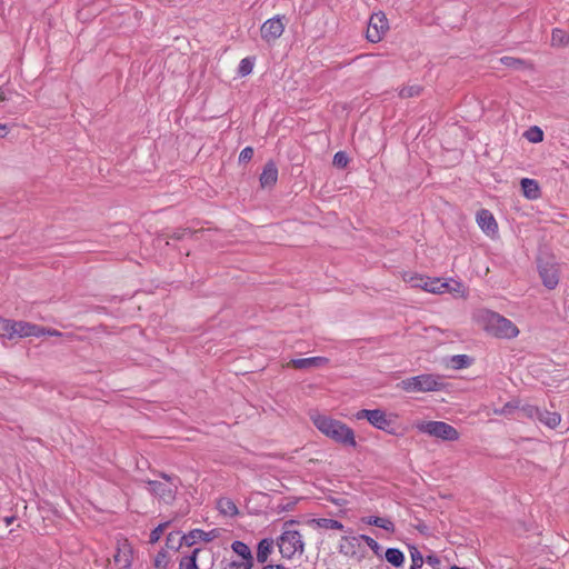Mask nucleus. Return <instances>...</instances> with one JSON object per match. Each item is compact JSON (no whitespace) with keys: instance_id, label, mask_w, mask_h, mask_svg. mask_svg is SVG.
<instances>
[{"instance_id":"f257e3e1","label":"nucleus","mask_w":569,"mask_h":569,"mask_svg":"<svg viewBox=\"0 0 569 569\" xmlns=\"http://www.w3.org/2000/svg\"><path fill=\"white\" fill-rule=\"evenodd\" d=\"M477 323L490 336L499 339H513L519 335L518 327L498 312L480 309L475 313Z\"/></svg>"},{"instance_id":"f03ea898","label":"nucleus","mask_w":569,"mask_h":569,"mask_svg":"<svg viewBox=\"0 0 569 569\" xmlns=\"http://www.w3.org/2000/svg\"><path fill=\"white\" fill-rule=\"evenodd\" d=\"M313 425L319 431L342 446L356 447V438L353 430L346 423L318 415L312 418Z\"/></svg>"},{"instance_id":"7ed1b4c3","label":"nucleus","mask_w":569,"mask_h":569,"mask_svg":"<svg viewBox=\"0 0 569 569\" xmlns=\"http://www.w3.org/2000/svg\"><path fill=\"white\" fill-rule=\"evenodd\" d=\"M398 387L406 392H430L442 390L445 383L439 376L423 373L401 380Z\"/></svg>"},{"instance_id":"20e7f679","label":"nucleus","mask_w":569,"mask_h":569,"mask_svg":"<svg viewBox=\"0 0 569 569\" xmlns=\"http://www.w3.org/2000/svg\"><path fill=\"white\" fill-rule=\"evenodd\" d=\"M297 523L296 520H288L283 525V532L278 538L279 551L284 558H292L297 552L300 555L305 551V543L301 535L297 530L290 529L292 525Z\"/></svg>"},{"instance_id":"39448f33","label":"nucleus","mask_w":569,"mask_h":569,"mask_svg":"<svg viewBox=\"0 0 569 569\" xmlns=\"http://www.w3.org/2000/svg\"><path fill=\"white\" fill-rule=\"evenodd\" d=\"M418 431L442 441H457L460 438L459 431L445 421H421L416 425Z\"/></svg>"},{"instance_id":"423d86ee","label":"nucleus","mask_w":569,"mask_h":569,"mask_svg":"<svg viewBox=\"0 0 569 569\" xmlns=\"http://www.w3.org/2000/svg\"><path fill=\"white\" fill-rule=\"evenodd\" d=\"M389 29L388 20L383 12L373 13L368 23L366 38L372 43L379 42Z\"/></svg>"},{"instance_id":"0eeeda50","label":"nucleus","mask_w":569,"mask_h":569,"mask_svg":"<svg viewBox=\"0 0 569 569\" xmlns=\"http://www.w3.org/2000/svg\"><path fill=\"white\" fill-rule=\"evenodd\" d=\"M44 329L26 321H11L9 322L8 339L39 337L43 335Z\"/></svg>"},{"instance_id":"6e6552de","label":"nucleus","mask_w":569,"mask_h":569,"mask_svg":"<svg viewBox=\"0 0 569 569\" xmlns=\"http://www.w3.org/2000/svg\"><path fill=\"white\" fill-rule=\"evenodd\" d=\"M147 485L148 490L163 502L171 505L174 501L179 488L178 483L168 485L157 480H148Z\"/></svg>"},{"instance_id":"1a4fd4ad","label":"nucleus","mask_w":569,"mask_h":569,"mask_svg":"<svg viewBox=\"0 0 569 569\" xmlns=\"http://www.w3.org/2000/svg\"><path fill=\"white\" fill-rule=\"evenodd\" d=\"M538 270L542 283L548 289H555L559 283V270L555 263L539 262Z\"/></svg>"},{"instance_id":"9d476101","label":"nucleus","mask_w":569,"mask_h":569,"mask_svg":"<svg viewBox=\"0 0 569 569\" xmlns=\"http://www.w3.org/2000/svg\"><path fill=\"white\" fill-rule=\"evenodd\" d=\"M261 38L266 41L276 40L281 37L284 31V24L280 17L268 19L261 26Z\"/></svg>"},{"instance_id":"9b49d317","label":"nucleus","mask_w":569,"mask_h":569,"mask_svg":"<svg viewBox=\"0 0 569 569\" xmlns=\"http://www.w3.org/2000/svg\"><path fill=\"white\" fill-rule=\"evenodd\" d=\"M477 223L487 236H495L498 232V223L488 209L477 212Z\"/></svg>"},{"instance_id":"f8f14e48","label":"nucleus","mask_w":569,"mask_h":569,"mask_svg":"<svg viewBox=\"0 0 569 569\" xmlns=\"http://www.w3.org/2000/svg\"><path fill=\"white\" fill-rule=\"evenodd\" d=\"M231 549L241 558L240 566H242V569H251L253 567V556L244 542L236 540L232 542Z\"/></svg>"},{"instance_id":"ddd939ff","label":"nucleus","mask_w":569,"mask_h":569,"mask_svg":"<svg viewBox=\"0 0 569 569\" xmlns=\"http://www.w3.org/2000/svg\"><path fill=\"white\" fill-rule=\"evenodd\" d=\"M375 411L376 412L371 415L369 423L379 430L395 435V430L392 428V420L387 417L383 410L375 409Z\"/></svg>"},{"instance_id":"4468645a","label":"nucleus","mask_w":569,"mask_h":569,"mask_svg":"<svg viewBox=\"0 0 569 569\" xmlns=\"http://www.w3.org/2000/svg\"><path fill=\"white\" fill-rule=\"evenodd\" d=\"M216 537H217L216 530H211V531L206 532V531H203L201 529H193V530L189 531V533L183 535L181 537V543L183 542L184 545L191 547L198 540H202V541L209 542V541H211Z\"/></svg>"},{"instance_id":"2eb2a0df","label":"nucleus","mask_w":569,"mask_h":569,"mask_svg":"<svg viewBox=\"0 0 569 569\" xmlns=\"http://www.w3.org/2000/svg\"><path fill=\"white\" fill-rule=\"evenodd\" d=\"M329 362V359L326 357H310V358H299L292 359L288 366L295 369H309L311 367H322Z\"/></svg>"},{"instance_id":"dca6fc26","label":"nucleus","mask_w":569,"mask_h":569,"mask_svg":"<svg viewBox=\"0 0 569 569\" xmlns=\"http://www.w3.org/2000/svg\"><path fill=\"white\" fill-rule=\"evenodd\" d=\"M259 180H260L261 187H263V188L271 187V186L276 184V182L278 180V168L272 160L268 161L264 164Z\"/></svg>"},{"instance_id":"f3484780","label":"nucleus","mask_w":569,"mask_h":569,"mask_svg":"<svg viewBox=\"0 0 569 569\" xmlns=\"http://www.w3.org/2000/svg\"><path fill=\"white\" fill-rule=\"evenodd\" d=\"M343 540L346 542H348L352 548L356 547V545L359 543V540H362L366 542V545L372 550V552L378 556V557H381V546L371 537L367 536V535H360L358 537H343Z\"/></svg>"},{"instance_id":"a211bd4d","label":"nucleus","mask_w":569,"mask_h":569,"mask_svg":"<svg viewBox=\"0 0 569 569\" xmlns=\"http://www.w3.org/2000/svg\"><path fill=\"white\" fill-rule=\"evenodd\" d=\"M550 46L556 49L569 47V31L561 28L551 30Z\"/></svg>"},{"instance_id":"6ab92c4d","label":"nucleus","mask_w":569,"mask_h":569,"mask_svg":"<svg viewBox=\"0 0 569 569\" xmlns=\"http://www.w3.org/2000/svg\"><path fill=\"white\" fill-rule=\"evenodd\" d=\"M522 193L526 198L535 200L540 196V188L536 180L523 178L520 181Z\"/></svg>"},{"instance_id":"aec40b11","label":"nucleus","mask_w":569,"mask_h":569,"mask_svg":"<svg viewBox=\"0 0 569 569\" xmlns=\"http://www.w3.org/2000/svg\"><path fill=\"white\" fill-rule=\"evenodd\" d=\"M272 549L273 540L271 538L260 540L257 547V561L260 563L266 562Z\"/></svg>"},{"instance_id":"412c9836","label":"nucleus","mask_w":569,"mask_h":569,"mask_svg":"<svg viewBox=\"0 0 569 569\" xmlns=\"http://www.w3.org/2000/svg\"><path fill=\"white\" fill-rule=\"evenodd\" d=\"M538 420L549 428H556L560 423L561 417L557 412L540 409Z\"/></svg>"},{"instance_id":"4be33fe9","label":"nucleus","mask_w":569,"mask_h":569,"mask_svg":"<svg viewBox=\"0 0 569 569\" xmlns=\"http://www.w3.org/2000/svg\"><path fill=\"white\" fill-rule=\"evenodd\" d=\"M386 560L396 568H399L405 562V555L398 548H388L385 552Z\"/></svg>"},{"instance_id":"5701e85b","label":"nucleus","mask_w":569,"mask_h":569,"mask_svg":"<svg viewBox=\"0 0 569 569\" xmlns=\"http://www.w3.org/2000/svg\"><path fill=\"white\" fill-rule=\"evenodd\" d=\"M217 506L219 511L224 516L234 517L239 512L236 503L229 498L219 499Z\"/></svg>"},{"instance_id":"b1692460","label":"nucleus","mask_w":569,"mask_h":569,"mask_svg":"<svg viewBox=\"0 0 569 569\" xmlns=\"http://www.w3.org/2000/svg\"><path fill=\"white\" fill-rule=\"evenodd\" d=\"M311 522L315 523L318 528H322V529H329V530H342L343 529L342 522L335 520V519L318 518V519H312Z\"/></svg>"},{"instance_id":"393cba45","label":"nucleus","mask_w":569,"mask_h":569,"mask_svg":"<svg viewBox=\"0 0 569 569\" xmlns=\"http://www.w3.org/2000/svg\"><path fill=\"white\" fill-rule=\"evenodd\" d=\"M473 359L467 355H456L450 359V367L453 369H463L472 365Z\"/></svg>"},{"instance_id":"a878e982","label":"nucleus","mask_w":569,"mask_h":569,"mask_svg":"<svg viewBox=\"0 0 569 569\" xmlns=\"http://www.w3.org/2000/svg\"><path fill=\"white\" fill-rule=\"evenodd\" d=\"M200 551V548H196L191 555L183 557L180 561V569H199L197 565V556Z\"/></svg>"},{"instance_id":"bb28decb","label":"nucleus","mask_w":569,"mask_h":569,"mask_svg":"<svg viewBox=\"0 0 569 569\" xmlns=\"http://www.w3.org/2000/svg\"><path fill=\"white\" fill-rule=\"evenodd\" d=\"M410 557H411V568L420 569L423 566L425 558L422 553L419 551V549L416 546H409Z\"/></svg>"},{"instance_id":"cd10ccee","label":"nucleus","mask_w":569,"mask_h":569,"mask_svg":"<svg viewBox=\"0 0 569 569\" xmlns=\"http://www.w3.org/2000/svg\"><path fill=\"white\" fill-rule=\"evenodd\" d=\"M525 137L530 142L538 143L543 140V131L539 127L533 126L525 132Z\"/></svg>"},{"instance_id":"c85d7f7f","label":"nucleus","mask_w":569,"mask_h":569,"mask_svg":"<svg viewBox=\"0 0 569 569\" xmlns=\"http://www.w3.org/2000/svg\"><path fill=\"white\" fill-rule=\"evenodd\" d=\"M253 60L251 58H244L240 61L238 73L242 77L248 76L252 72Z\"/></svg>"},{"instance_id":"c756f323","label":"nucleus","mask_w":569,"mask_h":569,"mask_svg":"<svg viewBox=\"0 0 569 569\" xmlns=\"http://www.w3.org/2000/svg\"><path fill=\"white\" fill-rule=\"evenodd\" d=\"M169 521L167 522H163V523H160L159 526H157L151 532H150V536H149V542L150 543H156L159 541V539L161 538L164 529L169 526Z\"/></svg>"},{"instance_id":"7c9ffc66","label":"nucleus","mask_w":569,"mask_h":569,"mask_svg":"<svg viewBox=\"0 0 569 569\" xmlns=\"http://www.w3.org/2000/svg\"><path fill=\"white\" fill-rule=\"evenodd\" d=\"M420 92H421L420 86H408V87H403L399 91V96L401 98H412V97L419 96Z\"/></svg>"},{"instance_id":"2f4dec72","label":"nucleus","mask_w":569,"mask_h":569,"mask_svg":"<svg viewBox=\"0 0 569 569\" xmlns=\"http://www.w3.org/2000/svg\"><path fill=\"white\" fill-rule=\"evenodd\" d=\"M376 527L381 528L390 533L396 530L395 523L389 518L377 517Z\"/></svg>"},{"instance_id":"473e14b6","label":"nucleus","mask_w":569,"mask_h":569,"mask_svg":"<svg viewBox=\"0 0 569 569\" xmlns=\"http://www.w3.org/2000/svg\"><path fill=\"white\" fill-rule=\"evenodd\" d=\"M348 162H349V158L348 156L346 154V152L343 151H338L335 156H333V166H336L337 168H346L348 166Z\"/></svg>"},{"instance_id":"72a5a7b5","label":"nucleus","mask_w":569,"mask_h":569,"mask_svg":"<svg viewBox=\"0 0 569 569\" xmlns=\"http://www.w3.org/2000/svg\"><path fill=\"white\" fill-rule=\"evenodd\" d=\"M423 290L427 292L439 295L441 293L440 287L438 286V278H427V281L423 282Z\"/></svg>"},{"instance_id":"f704fd0d","label":"nucleus","mask_w":569,"mask_h":569,"mask_svg":"<svg viewBox=\"0 0 569 569\" xmlns=\"http://www.w3.org/2000/svg\"><path fill=\"white\" fill-rule=\"evenodd\" d=\"M539 411H540V408L532 406V405H526L521 408V412L523 413V416H526L530 419L538 420Z\"/></svg>"},{"instance_id":"c9c22d12","label":"nucleus","mask_w":569,"mask_h":569,"mask_svg":"<svg viewBox=\"0 0 569 569\" xmlns=\"http://www.w3.org/2000/svg\"><path fill=\"white\" fill-rule=\"evenodd\" d=\"M501 62L502 64L515 69H519L521 66L525 64L523 60L513 57H502Z\"/></svg>"},{"instance_id":"e433bc0d","label":"nucleus","mask_w":569,"mask_h":569,"mask_svg":"<svg viewBox=\"0 0 569 569\" xmlns=\"http://www.w3.org/2000/svg\"><path fill=\"white\" fill-rule=\"evenodd\" d=\"M168 566V557L166 551H159L154 558L156 568H166Z\"/></svg>"},{"instance_id":"4c0bfd02","label":"nucleus","mask_w":569,"mask_h":569,"mask_svg":"<svg viewBox=\"0 0 569 569\" xmlns=\"http://www.w3.org/2000/svg\"><path fill=\"white\" fill-rule=\"evenodd\" d=\"M296 503H297V500L288 499V501L286 503H279L274 508V511L277 513H281V512H284V511H291L295 508Z\"/></svg>"},{"instance_id":"58836bf2","label":"nucleus","mask_w":569,"mask_h":569,"mask_svg":"<svg viewBox=\"0 0 569 569\" xmlns=\"http://www.w3.org/2000/svg\"><path fill=\"white\" fill-rule=\"evenodd\" d=\"M252 157H253V148L246 147L244 149L241 150V152L239 154V162L247 163L252 159Z\"/></svg>"},{"instance_id":"ea45409f","label":"nucleus","mask_w":569,"mask_h":569,"mask_svg":"<svg viewBox=\"0 0 569 569\" xmlns=\"http://www.w3.org/2000/svg\"><path fill=\"white\" fill-rule=\"evenodd\" d=\"M412 288H421L423 289V282L427 281V278L422 277V276H419V274H415V276H411L408 280H407Z\"/></svg>"},{"instance_id":"a19ab883","label":"nucleus","mask_w":569,"mask_h":569,"mask_svg":"<svg viewBox=\"0 0 569 569\" xmlns=\"http://www.w3.org/2000/svg\"><path fill=\"white\" fill-rule=\"evenodd\" d=\"M438 286L440 287V290H441V293L443 292H449V291H459V289L461 288V283L460 282H455V286L457 288H453L450 286L449 282H443L441 281L439 278H438Z\"/></svg>"},{"instance_id":"79ce46f5","label":"nucleus","mask_w":569,"mask_h":569,"mask_svg":"<svg viewBox=\"0 0 569 569\" xmlns=\"http://www.w3.org/2000/svg\"><path fill=\"white\" fill-rule=\"evenodd\" d=\"M159 476L164 479L168 485L178 483V487L181 485V480L178 476L168 475L166 472H159Z\"/></svg>"},{"instance_id":"37998d69","label":"nucleus","mask_w":569,"mask_h":569,"mask_svg":"<svg viewBox=\"0 0 569 569\" xmlns=\"http://www.w3.org/2000/svg\"><path fill=\"white\" fill-rule=\"evenodd\" d=\"M10 320L0 317V337L8 338Z\"/></svg>"},{"instance_id":"c03bdc74","label":"nucleus","mask_w":569,"mask_h":569,"mask_svg":"<svg viewBox=\"0 0 569 569\" xmlns=\"http://www.w3.org/2000/svg\"><path fill=\"white\" fill-rule=\"evenodd\" d=\"M425 561L431 566L433 569H437L439 566H440V559L437 555L435 553H431V555H428L425 559Z\"/></svg>"},{"instance_id":"a18cd8bd","label":"nucleus","mask_w":569,"mask_h":569,"mask_svg":"<svg viewBox=\"0 0 569 569\" xmlns=\"http://www.w3.org/2000/svg\"><path fill=\"white\" fill-rule=\"evenodd\" d=\"M375 409L370 410V409H361L359 410L357 413H356V418L358 420H361V419H367L368 421L370 420L371 418V415H373Z\"/></svg>"},{"instance_id":"49530a36","label":"nucleus","mask_w":569,"mask_h":569,"mask_svg":"<svg viewBox=\"0 0 569 569\" xmlns=\"http://www.w3.org/2000/svg\"><path fill=\"white\" fill-rule=\"evenodd\" d=\"M347 545L348 546L341 545L340 551L346 555H353L356 552L355 548H352L348 542H347Z\"/></svg>"},{"instance_id":"de8ad7c7","label":"nucleus","mask_w":569,"mask_h":569,"mask_svg":"<svg viewBox=\"0 0 569 569\" xmlns=\"http://www.w3.org/2000/svg\"><path fill=\"white\" fill-rule=\"evenodd\" d=\"M362 521L367 525H370V526H376L377 523V517L376 516H369V517H365L362 518Z\"/></svg>"},{"instance_id":"09e8293b","label":"nucleus","mask_w":569,"mask_h":569,"mask_svg":"<svg viewBox=\"0 0 569 569\" xmlns=\"http://www.w3.org/2000/svg\"><path fill=\"white\" fill-rule=\"evenodd\" d=\"M223 569H242V566H240V561H231L229 562Z\"/></svg>"},{"instance_id":"8fccbe9b","label":"nucleus","mask_w":569,"mask_h":569,"mask_svg":"<svg viewBox=\"0 0 569 569\" xmlns=\"http://www.w3.org/2000/svg\"><path fill=\"white\" fill-rule=\"evenodd\" d=\"M184 233H186V231L173 232L171 238L174 239V240H181L183 238Z\"/></svg>"},{"instance_id":"3c124183","label":"nucleus","mask_w":569,"mask_h":569,"mask_svg":"<svg viewBox=\"0 0 569 569\" xmlns=\"http://www.w3.org/2000/svg\"><path fill=\"white\" fill-rule=\"evenodd\" d=\"M262 569H287L282 565H267Z\"/></svg>"},{"instance_id":"603ef678","label":"nucleus","mask_w":569,"mask_h":569,"mask_svg":"<svg viewBox=\"0 0 569 569\" xmlns=\"http://www.w3.org/2000/svg\"><path fill=\"white\" fill-rule=\"evenodd\" d=\"M8 100L7 93L3 90H0V102H4Z\"/></svg>"},{"instance_id":"864d4df0","label":"nucleus","mask_w":569,"mask_h":569,"mask_svg":"<svg viewBox=\"0 0 569 569\" xmlns=\"http://www.w3.org/2000/svg\"><path fill=\"white\" fill-rule=\"evenodd\" d=\"M7 133V128L6 126H0V138L4 137Z\"/></svg>"},{"instance_id":"5fc2aeb1","label":"nucleus","mask_w":569,"mask_h":569,"mask_svg":"<svg viewBox=\"0 0 569 569\" xmlns=\"http://www.w3.org/2000/svg\"><path fill=\"white\" fill-rule=\"evenodd\" d=\"M48 333L51 336H61V333L57 330H49Z\"/></svg>"},{"instance_id":"6e6d98bb","label":"nucleus","mask_w":569,"mask_h":569,"mask_svg":"<svg viewBox=\"0 0 569 569\" xmlns=\"http://www.w3.org/2000/svg\"><path fill=\"white\" fill-rule=\"evenodd\" d=\"M170 541H173V532H170L167 537V545L170 542Z\"/></svg>"},{"instance_id":"4d7b16f0","label":"nucleus","mask_w":569,"mask_h":569,"mask_svg":"<svg viewBox=\"0 0 569 569\" xmlns=\"http://www.w3.org/2000/svg\"><path fill=\"white\" fill-rule=\"evenodd\" d=\"M170 541H173V532H170L167 537V545L170 542Z\"/></svg>"},{"instance_id":"13d9d810","label":"nucleus","mask_w":569,"mask_h":569,"mask_svg":"<svg viewBox=\"0 0 569 569\" xmlns=\"http://www.w3.org/2000/svg\"><path fill=\"white\" fill-rule=\"evenodd\" d=\"M12 520H13V517H10V518H7V519H6V521H7V523H8V525H10V523L12 522Z\"/></svg>"},{"instance_id":"bf43d9fd","label":"nucleus","mask_w":569,"mask_h":569,"mask_svg":"<svg viewBox=\"0 0 569 569\" xmlns=\"http://www.w3.org/2000/svg\"><path fill=\"white\" fill-rule=\"evenodd\" d=\"M450 569H467V568H462V567H458V566L453 565V566H451Z\"/></svg>"},{"instance_id":"052dcab7","label":"nucleus","mask_w":569,"mask_h":569,"mask_svg":"<svg viewBox=\"0 0 569 569\" xmlns=\"http://www.w3.org/2000/svg\"><path fill=\"white\" fill-rule=\"evenodd\" d=\"M114 561H116V562H119V561H120V560H119V558H118V556H116V557H114Z\"/></svg>"}]
</instances>
